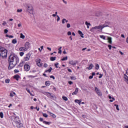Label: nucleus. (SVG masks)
Here are the masks:
<instances>
[{"label":"nucleus","instance_id":"1","mask_svg":"<svg viewBox=\"0 0 128 128\" xmlns=\"http://www.w3.org/2000/svg\"><path fill=\"white\" fill-rule=\"evenodd\" d=\"M19 61L20 59L18 58V56L14 54L10 55L8 58V70L14 68L16 66V64H18Z\"/></svg>","mask_w":128,"mask_h":128},{"label":"nucleus","instance_id":"2","mask_svg":"<svg viewBox=\"0 0 128 128\" xmlns=\"http://www.w3.org/2000/svg\"><path fill=\"white\" fill-rule=\"evenodd\" d=\"M113 24L114 23L106 21L104 24H99L98 26H96L95 27H93L90 30V32H95V30H100L102 32L104 28H106L108 26L110 28V26H112Z\"/></svg>","mask_w":128,"mask_h":128},{"label":"nucleus","instance_id":"3","mask_svg":"<svg viewBox=\"0 0 128 128\" xmlns=\"http://www.w3.org/2000/svg\"><path fill=\"white\" fill-rule=\"evenodd\" d=\"M12 120L16 124V126L18 128H22V126H24V124L20 122V118H18L16 116H12Z\"/></svg>","mask_w":128,"mask_h":128},{"label":"nucleus","instance_id":"4","mask_svg":"<svg viewBox=\"0 0 128 128\" xmlns=\"http://www.w3.org/2000/svg\"><path fill=\"white\" fill-rule=\"evenodd\" d=\"M0 56L2 58H6L8 56V50L2 46H0Z\"/></svg>","mask_w":128,"mask_h":128},{"label":"nucleus","instance_id":"5","mask_svg":"<svg viewBox=\"0 0 128 128\" xmlns=\"http://www.w3.org/2000/svg\"><path fill=\"white\" fill-rule=\"evenodd\" d=\"M39 120L40 122H42L43 124H46L47 126H50V124H52L51 122H46V121H44V118H39Z\"/></svg>","mask_w":128,"mask_h":128},{"label":"nucleus","instance_id":"6","mask_svg":"<svg viewBox=\"0 0 128 128\" xmlns=\"http://www.w3.org/2000/svg\"><path fill=\"white\" fill-rule=\"evenodd\" d=\"M30 54H26V56L24 57V60L25 62L30 60Z\"/></svg>","mask_w":128,"mask_h":128},{"label":"nucleus","instance_id":"7","mask_svg":"<svg viewBox=\"0 0 128 128\" xmlns=\"http://www.w3.org/2000/svg\"><path fill=\"white\" fill-rule=\"evenodd\" d=\"M40 58H38L36 60V64L38 66H42V64L40 62Z\"/></svg>","mask_w":128,"mask_h":128},{"label":"nucleus","instance_id":"8","mask_svg":"<svg viewBox=\"0 0 128 128\" xmlns=\"http://www.w3.org/2000/svg\"><path fill=\"white\" fill-rule=\"evenodd\" d=\"M95 92H96L97 94L99 96H102V92H100V90L97 88L96 87L95 88Z\"/></svg>","mask_w":128,"mask_h":128},{"label":"nucleus","instance_id":"9","mask_svg":"<svg viewBox=\"0 0 128 128\" xmlns=\"http://www.w3.org/2000/svg\"><path fill=\"white\" fill-rule=\"evenodd\" d=\"M24 70L26 72H28V70H30V66L28 64H25L24 66Z\"/></svg>","mask_w":128,"mask_h":128},{"label":"nucleus","instance_id":"10","mask_svg":"<svg viewBox=\"0 0 128 128\" xmlns=\"http://www.w3.org/2000/svg\"><path fill=\"white\" fill-rule=\"evenodd\" d=\"M25 50H28V48H30V42H26L24 46Z\"/></svg>","mask_w":128,"mask_h":128},{"label":"nucleus","instance_id":"11","mask_svg":"<svg viewBox=\"0 0 128 128\" xmlns=\"http://www.w3.org/2000/svg\"><path fill=\"white\" fill-rule=\"evenodd\" d=\"M76 64H78V62L76 61H74L72 60L69 62V64L74 66Z\"/></svg>","mask_w":128,"mask_h":128},{"label":"nucleus","instance_id":"12","mask_svg":"<svg viewBox=\"0 0 128 128\" xmlns=\"http://www.w3.org/2000/svg\"><path fill=\"white\" fill-rule=\"evenodd\" d=\"M124 82H126V84H128V76H126V74H124Z\"/></svg>","mask_w":128,"mask_h":128},{"label":"nucleus","instance_id":"13","mask_svg":"<svg viewBox=\"0 0 128 128\" xmlns=\"http://www.w3.org/2000/svg\"><path fill=\"white\" fill-rule=\"evenodd\" d=\"M27 10H28L32 11L34 10V8L32 5H28Z\"/></svg>","mask_w":128,"mask_h":128},{"label":"nucleus","instance_id":"14","mask_svg":"<svg viewBox=\"0 0 128 128\" xmlns=\"http://www.w3.org/2000/svg\"><path fill=\"white\" fill-rule=\"evenodd\" d=\"M112 38L111 37L108 38V42H109V44H112Z\"/></svg>","mask_w":128,"mask_h":128},{"label":"nucleus","instance_id":"15","mask_svg":"<svg viewBox=\"0 0 128 128\" xmlns=\"http://www.w3.org/2000/svg\"><path fill=\"white\" fill-rule=\"evenodd\" d=\"M78 34L80 35V36H81V38H84V34H82V31L80 30H78Z\"/></svg>","mask_w":128,"mask_h":128},{"label":"nucleus","instance_id":"16","mask_svg":"<svg viewBox=\"0 0 128 128\" xmlns=\"http://www.w3.org/2000/svg\"><path fill=\"white\" fill-rule=\"evenodd\" d=\"M19 50L20 52H26V50L24 48V47H21L19 48Z\"/></svg>","mask_w":128,"mask_h":128},{"label":"nucleus","instance_id":"17","mask_svg":"<svg viewBox=\"0 0 128 128\" xmlns=\"http://www.w3.org/2000/svg\"><path fill=\"white\" fill-rule=\"evenodd\" d=\"M110 98V102H114V100H116L114 99V98L112 97V96H109L108 97Z\"/></svg>","mask_w":128,"mask_h":128},{"label":"nucleus","instance_id":"18","mask_svg":"<svg viewBox=\"0 0 128 128\" xmlns=\"http://www.w3.org/2000/svg\"><path fill=\"white\" fill-rule=\"evenodd\" d=\"M14 78H15V80H18L20 78V76L16 74L14 76Z\"/></svg>","mask_w":128,"mask_h":128},{"label":"nucleus","instance_id":"19","mask_svg":"<svg viewBox=\"0 0 128 128\" xmlns=\"http://www.w3.org/2000/svg\"><path fill=\"white\" fill-rule=\"evenodd\" d=\"M78 92V88H76L75 89V91L72 94V96H74V94H76Z\"/></svg>","mask_w":128,"mask_h":128},{"label":"nucleus","instance_id":"20","mask_svg":"<svg viewBox=\"0 0 128 128\" xmlns=\"http://www.w3.org/2000/svg\"><path fill=\"white\" fill-rule=\"evenodd\" d=\"M94 68V64H91L90 65H89V66L87 68L90 70H92Z\"/></svg>","mask_w":128,"mask_h":128},{"label":"nucleus","instance_id":"21","mask_svg":"<svg viewBox=\"0 0 128 128\" xmlns=\"http://www.w3.org/2000/svg\"><path fill=\"white\" fill-rule=\"evenodd\" d=\"M50 115L52 116V118H56V114H54L53 113L51 112H48Z\"/></svg>","mask_w":128,"mask_h":128},{"label":"nucleus","instance_id":"22","mask_svg":"<svg viewBox=\"0 0 128 128\" xmlns=\"http://www.w3.org/2000/svg\"><path fill=\"white\" fill-rule=\"evenodd\" d=\"M52 68L50 67L48 70H45L44 72H51Z\"/></svg>","mask_w":128,"mask_h":128},{"label":"nucleus","instance_id":"23","mask_svg":"<svg viewBox=\"0 0 128 128\" xmlns=\"http://www.w3.org/2000/svg\"><path fill=\"white\" fill-rule=\"evenodd\" d=\"M74 102H76V104H80V102H82V100H76Z\"/></svg>","mask_w":128,"mask_h":128},{"label":"nucleus","instance_id":"24","mask_svg":"<svg viewBox=\"0 0 128 128\" xmlns=\"http://www.w3.org/2000/svg\"><path fill=\"white\" fill-rule=\"evenodd\" d=\"M26 38V36H24V34H22V33H21L20 34V38H22V40H24V38Z\"/></svg>","mask_w":128,"mask_h":128},{"label":"nucleus","instance_id":"25","mask_svg":"<svg viewBox=\"0 0 128 128\" xmlns=\"http://www.w3.org/2000/svg\"><path fill=\"white\" fill-rule=\"evenodd\" d=\"M16 96V92H12L10 94V96Z\"/></svg>","mask_w":128,"mask_h":128},{"label":"nucleus","instance_id":"26","mask_svg":"<svg viewBox=\"0 0 128 128\" xmlns=\"http://www.w3.org/2000/svg\"><path fill=\"white\" fill-rule=\"evenodd\" d=\"M45 84H46V86H50V82H48V81L46 82Z\"/></svg>","mask_w":128,"mask_h":128},{"label":"nucleus","instance_id":"27","mask_svg":"<svg viewBox=\"0 0 128 128\" xmlns=\"http://www.w3.org/2000/svg\"><path fill=\"white\" fill-rule=\"evenodd\" d=\"M24 66V62H20V64L18 66V68H22V66Z\"/></svg>","mask_w":128,"mask_h":128},{"label":"nucleus","instance_id":"28","mask_svg":"<svg viewBox=\"0 0 128 128\" xmlns=\"http://www.w3.org/2000/svg\"><path fill=\"white\" fill-rule=\"evenodd\" d=\"M95 66H96V70H98V68H100V65H98V64H95Z\"/></svg>","mask_w":128,"mask_h":128},{"label":"nucleus","instance_id":"29","mask_svg":"<svg viewBox=\"0 0 128 128\" xmlns=\"http://www.w3.org/2000/svg\"><path fill=\"white\" fill-rule=\"evenodd\" d=\"M45 96H52V94L50 92H45Z\"/></svg>","mask_w":128,"mask_h":128},{"label":"nucleus","instance_id":"30","mask_svg":"<svg viewBox=\"0 0 128 128\" xmlns=\"http://www.w3.org/2000/svg\"><path fill=\"white\" fill-rule=\"evenodd\" d=\"M56 57H51L50 59L52 62H54V60H56Z\"/></svg>","mask_w":128,"mask_h":128},{"label":"nucleus","instance_id":"31","mask_svg":"<svg viewBox=\"0 0 128 128\" xmlns=\"http://www.w3.org/2000/svg\"><path fill=\"white\" fill-rule=\"evenodd\" d=\"M6 38H14V36L10 35V36H8V34H6Z\"/></svg>","mask_w":128,"mask_h":128},{"label":"nucleus","instance_id":"32","mask_svg":"<svg viewBox=\"0 0 128 128\" xmlns=\"http://www.w3.org/2000/svg\"><path fill=\"white\" fill-rule=\"evenodd\" d=\"M0 117L1 118H4V113L2 112H0Z\"/></svg>","mask_w":128,"mask_h":128},{"label":"nucleus","instance_id":"33","mask_svg":"<svg viewBox=\"0 0 128 128\" xmlns=\"http://www.w3.org/2000/svg\"><path fill=\"white\" fill-rule=\"evenodd\" d=\"M62 46H61V47H60V48L58 49V54H62Z\"/></svg>","mask_w":128,"mask_h":128},{"label":"nucleus","instance_id":"34","mask_svg":"<svg viewBox=\"0 0 128 128\" xmlns=\"http://www.w3.org/2000/svg\"><path fill=\"white\" fill-rule=\"evenodd\" d=\"M100 38H102V40H106V36H104L100 35Z\"/></svg>","mask_w":128,"mask_h":128},{"label":"nucleus","instance_id":"35","mask_svg":"<svg viewBox=\"0 0 128 128\" xmlns=\"http://www.w3.org/2000/svg\"><path fill=\"white\" fill-rule=\"evenodd\" d=\"M114 106H116V110H120V108H118V104H114Z\"/></svg>","mask_w":128,"mask_h":128},{"label":"nucleus","instance_id":"36","mask_svg":"<svg viewBox=\"0 0 128 128\" xmlns=\"http://www.w3.org/2000/svg\"><path fill=\"white\" fill-rule=\"evenodd\" d=\"M16 42H17L16 39H14L12 40V44H16Z\"/></svg>","mask_w":128,"mask_h":128},{"label":"nucleus","instance_id":"37","mask_svg":"<svg viewBox=\"0 0 128 128\" xmlns=\"http://www.w3.org/2000/svg\"><path fill=\"white\" fill-rule=\"evenodd\" d=\"M10 82V79H6L5 80L6 84H9Z\"/></svg>","mask_w":128,"mask_h":128},{"label":"nucleus","instance_id":"38","mask_svg":"<svg viewBox=\"0 0 128 128\" xmlns=\"http://www.w3.org/2000/svg\"><path fill=\"white\" fill-rule=\"evenodd\" d=\"M62 61H64V60H68V56H66V57L63 58L62 59Z\"/></svg>","mask_w":128,"mask_h":128},{"label":"nucleus","instance_id":"39","mask_svg":"<svg viewBox=\"0 0 128 128\" xmlns=\"http://www.w3.org/2000/svg\"><path fill=\"white\" fill-rule=\"evenodd\" d=\"M70 78H71V80H76V76H70Z\"/></svg>","mask_w":128,"mask_h":128},{"label":"nucleus","instance_id":"40","mask_svg":"<svg viewBox=\"0 0 128 128\" xmlns=\"http://www.w3.org/2000/svg\"><path fill=\"white\" fill-rule=\"evenodd\" d=\"M26 90L30 94V96H32V93H30V89H28V88H26Z\"/></svg>","mask_w":128,"mask_h":128},{"label":"nucleus","instance_id":"41","mask_svg":"<svg viewBox=\"0 0 128 128\" xmlns=\"http://www.w3.org/2000/svg\"><path fill=\"white\" fill-rule=\"evenodd\" d=\"M43 116H44V118H48V114H46V113H44L42 114Z\"/></svg>","mask_w":128,"mask_h":128},{"label":"nucleus","instance_id":"42","mask_svg":"<svg viewBox=\"0 0 128 128\" xmlns=\"http://www.w3.org/2000/svg\"><path fill=\"white\" fill-rule=\"evenodd\" d=\"M85 24H86V26H90V23L88 22H86Z\"/></svg>","mask_w":128,"mask_h":128},{"label":"nucleus","instance_id":"43","mask_svg":"<svg viewBox=\"0 0 128 128\" xmlns=\"http://www.w3.org/2000/svg\"><path fill=\"white\" fill-rule=\"evenodd\" d=\"M62 99L64 100H68V98H66V96H62Z\"/></svg>","mask_w":128,"mask_h":128},{"label":"nucleus","instance_id":"44","mask_svg":"<svg viewBox=\"0 0 128 128\" xmlns=\"http://www.w3.org/2000/svg\"><path fill=\"white\" fill-rule=\"evenodd\" d=\"M24 52H20V56H24Z\"/></svg>","mask_w":128,"mask_h":128},{"label":"nucleus","instance_id":"45","mask_svg":"<svg viewBox=\"0 0 128 128\" xmlns=\"http://www.w3.org/2000/svg\"><path fill=\"white\" fill-rule=\"evenodd\" d=\"M58 18L56 20V22H60V18L58 16H56Z\"/></svg>","mask_w":128,"mask_h":128},{"label":"nucleus","instance_id":"46","mask_svg":"<svg viewBox=\"0 0 128 128\" xmlns=\"http://www.w3.org/2000/svg\"><path fill=\"white\" fill-rule=\"evenodd\" d=\"M4 34H8V30L7 29H5L4 30Z\"/></svg>","mask_w":128,"mask_h":128},{"label":"nucleus","instance_id":"47","mask_svg":"<svg viewBox=\"0 0 128 128\" xmlns=\"http://www.w3.org/2000/svg\"><path fill=\"white\" fill-rule=\"evenodd\" d=\"M22 12V9H18V10H17V12Z\"/></svg>","mask_w":128,"mask_h":128},{"label":"nucleus","instance_id":"48","mask_svg":"<svg viewBox=\"0 0 128 128\" xmlns=\"http://www.w3.org/2000/svg\"><path fill=\"white\" fill-rule=\"evenodd\" d=\"M14 72L15 74H16V73H18V72H20V70H16H16H14Z\"/></svg>","mask_w":128,"mask_h":128},{"label":"nucleus","instance_id":"49","mask_svg":"<svg viewBox=\"0 0 128 128\" xmlns=\"http://www.w3.org/2000/svg\"><path fill=\"white\" fill-rule=\"evenodd\" d=\"M58 63H56L54 64V66H56V68H58Z\"/></svg>","mask_w":128,"mask_h":128},{"label":"nucleus","instance_id":"50","mask_svg":"<svg viewBox=\"0 0 128 128\" xmlns=\"http://www.w3.org/2000/svg\"><path fill=\"white\" fill-rule=\"evenodd\" d=\"M66 27L69 28H70V24H68L66 25Z\"/></svg>","mask_w":128,"mask_h":128},{"label":"nucleus","instance_id":"51","mask_svg":"<svg viewBox=\"0 0 128 128\" xmlns=\"http://www.w3.org/2000/svg\"><path fill=\"white\" fill-rule=\"evenodd\" d=\"M50 78H52L53 80H55L56 78H54V76H50Z\"/></svg>","mask_w":128,"mask_h":128},{"label":"nucleus","instance_id":"52","mask_svg":"<svg viewBox=\"0 0 128 128\" xmlns=\"http://www.w3.org/2000/svg\"><path fill=\"white\" fill-rule=\"evenodd\" d=\"M68 36H72V32H68Z\"/></svg>","mask_w":128,"mask_h":128},{"label":"nucleus","instance_id":"53","mask_svg":"<svg viewBox=\"0 0 128 128\" xmlns=\"http://www.w3.org/2000/svg\"><path fill=\"white\" fill-rule=\"evenodd\" d=\"M64 22H66V18H63L62 20V24H64Z\"/></svg>","mask_w":128,"mask_h":128},{"label":"nucleus","instance_id":"54","mask_svg":"<svg viewBox=\"0 0 128 128\" xmlns=\"http://www.w3.org/2000/svg\"><path fill=\"white\" fill-rule=\"evenodd\" d=\"M2 26H6V22H3V23L2 24Z\"/></svg>","mask_w":128,"mask_h":128},{"label":"nucleus","instance_id":"55","mask_svg":"<svg viewBox=\"0 0 128 128\" xmlns=\"http://www.w3.org/2000/svg\"><path fill=\"white\" fill-rule=\"evenodd\" d=\"M44 68H48V64H44Z\"/></svg>","mask_w":128,"mask_h":128},{"label":"nucleus","instance_id":"56","mask_svg":"<svg viewBox=\"0 0 128 128\" xmlns=\"http://www.w3.org/2000/svg\"><path fill=\"white\" fill-rule=\"evenodd\" d=\"M98 78H102V74H100Z\"/></svg>","mask_w":128,"mask_h":128},{"label":"nucleus","instance_id":"57","mask_svg":"<svg viewBox=\"0 0 128 128\" xmlns=\"http://www.w3.org/2000/svg\"><path fill=\"white\" fill-rule=\"evenodd\" d=\"M68 72H72V70H70V68H68Z\"/></svg>","mask_w":128,"mask_h":128},{"label":"nucleus","instance_id":"58","mask_svg":"<svg viewBox=\"0 0 128 128\" xmlns=\"http://www.w3.org/2000/svg\"><path fill=\"white\" fill-rule=\"evenodd\" d=\"M36 108V110L38 112L40 110V108H38V106H36V108Z\"/></svg>","mask_w":128,"mask_h":128},{"label":"nucleus","instance_id":"59","mask_svg":"<svg viewBox=\"0 0 128 128\" xmlns=\"http://www.w3.org/2000/svg\"><path fill=\"white\" fill-rule=\"evenodd\" d=\"M94 78V76H89V78H90V80H92V78Z\"/></svg>","mask_w":128,"mask_h":128},{"label":"nucleus","instance_id":"60","mask_svg":"<svg viewBox=\"0 0 128 128\" xmlns=\"http://www.w3.org/2000/svg\"><path fill=\"white\" fill-rule=\"evenodd\" d=\"M119 52L122 56H124V52H122V51H120Z\"/></svg>","mask_w":128,"mask_h":128},{"label":"nucleus","instance_id":"61","mask_svg":"<svg viewBox=\"0 0 128 128\" xmlns=\"http://www.w3.org/2000/svg\"><path fill=\"white\" fill-rule=\"evenodd\" d=\"M108 48H109V50H112V46L111 45H108Z\"/></svg>","mask_w":128,"mask_h":128},{"label":"nucleus","instance_id":"62","mask_svg":"<svg viewBox=\"0 0 128 128\" xmlns=\"http://www.w3.org/2000/svg\"><path fill=\"white\" fill-rule=\"evenodd\" d=\"M63 2H64V4H68V2H66V1L64 0H62Z\"/></svg>","mask_w":128,"mask_h":128},{"label":"nucleus","instance_id":"63","mask_svg":"<svg viewBox=\"0 0 128 128\" xmlns=\"http://www.w3.org/2000/svg\"><path fill=\"white\" fill-rule=\"evenodd\" d=\"M68 82L69 84H72V81H69Z\"/></svg>","mask_w":128,"mask_h":128},{"label":"nucleus","instance_id":"64","mask_svg":"<svg viewBox=\"0 0 128 128\" xmlns=\"http://www.w3.org/2000/svg\"><path fill=\"white\" fill-rule=\"evenodd\" d=\"M21 26H22V23H20L18 24V28H20Z\"/></svg>","mask_w":128,"mask_h":128}]
</instances>
